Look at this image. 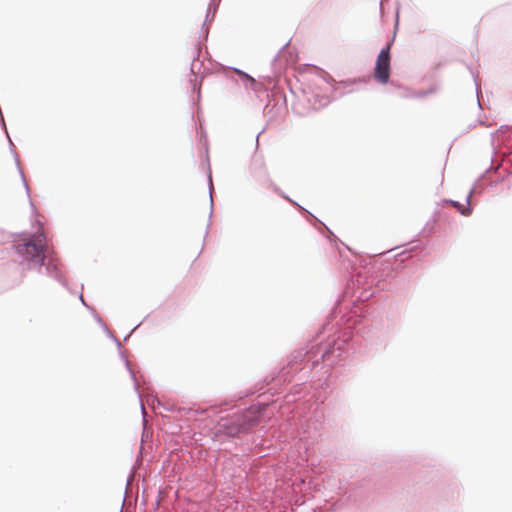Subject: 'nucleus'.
Returning <instances> with one entry per match:
<instances>
[{"label": "nucleus", "mask_w": 512, "mask_h": 512, "mask_svg": "<svg viewBox=\"0 0 512 512\" xmlns=\"http://www.w3.org/2000/svg\"><path fill=\"white\" fill-rule=\"evenodd\" d=\"M16 252L29 262L42 266L46 258L47 242L44 233H37L15 245Z\"/></svg>", "instance_id": "1"}, {"label": "nucleus", "mask_w": 512, "mask_h": 512, "mask_svg": "<svg viewBox=\"0 0 512 512\" xmlns=\"http://www.w3.org/2000/svg\"><path fill=\"white\" fill-rule=\"evenodd\" d=\"M255 424L252 412L236 416L233 419H222L218 424L217 432L225 433L228 436H236L248 431Z\"/></svg>", "instance_id": "2"}, {"label": "nucleus", "mask_w": 512, "mask_h": 512, "mask_svg": "<svg viewBox=\"0 0 512 512\" xmlns=\"http://www.w3.org/2000/svg\"><path fill=\"white\" fill-rule=\"evenodd\" d=\"M390 76V44L382 49L377 57L376 66L374 69L375 79L386 84Z\"/></svg>", "instance_id": "3"}]
</instances>
